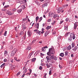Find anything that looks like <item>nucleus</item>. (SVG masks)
I'll list each match as a JSON object with an SVG mask.
<instances>
[{
    "instance_id": "obj_1",
    "label": "nucleus",
    "mask_w": 78,
    "mask_h": 78,
    "mask_svg": "<svg viewBox=\"0 0 78 78\" xmlns=\"http://www.w3.org/2000/svg\"><path fill=\"white\" fill-rule=\"evenodd\" d=\"M52 54V55H54L55 54V49L54 48H50L49 49V52H48L47 53V55H48V56H51V55L50 54V53Z\"/></svg>"
},
{
    "instance_id": "obj_2",
    "label": "nucleus",
    "mask_w": 78,
    "mask_h": 78,
    "mask_svg": "<svg viewBox=\"0 0 78 78\" xmlns=\"http://www.w3.org/2000/svg\"><path fill=\"white\" fill-rule=\"evenodd\" d=\"M70 36L71 38H72L73 39H75L76 38L75 36V34L73 33H71V34H70L69 32L67 33V34H66L65 35V36Z\"/></svg>"
},
{
    "instance_id": "obj_3",
    "label": "nucleus",
    "mask_w": 78,
    "mask_h": 78,
    "mask_svg": "<svg viewBox=\"0 0 78 78\" xmlns=\"http://www.w3.org/2000/svg\"><path fill=\"white\" fill-rule=\"evenodd\" d=\"M17 51V49L16 48H15L12 52L11 55V56H13L16 53V52Z\"/></svg>"
},
{
    "instance_id": "obj_4",
    "label": "nucleus",
    "mask_w": 78,
    "mask_h": 78,
    "mask_svg": "<svg viewBox=\"0 0 78 78\" xmlns=\"http://www.w3.org/2000/svg\"><path fill=\"white\" fill-rule=\"evenodd\" d=\"M6 12L7 14H8V15H9V16H12V15L14 14V12L11 13L10 11H7Z\"/></svg>"
},
{
    "instance_id": "obj_5",
    "label": "nucleus",
    "mask_w": 78,
    "mask_h": 78,
    "mask_svg": "<svg viewBox=\"0 0 78 78\" xmlns=\"http://www.w3.org/2000/svg\"><path fill=\"white\" fill-rule=\"evenodd\" d=\"M51 58H52V59H53V60H55V61L57 60V58L56 56L52 55L51 56Z\"/></svg>"
},
{
    "instance_id": "obj_6",
    "label": "nucleus",
    "mask_w": 78,
    "mask_h": 78,
    "mask_svg": "<svg viewBox=\"0 0 78 78\" xmlns=\"http://www.w3.org/2000/svg\"><path fill=\"white\" fill-rule=\"evenodd\" d=\"M62 7H58V8L57 9V12L58 13H60L61 12V10H62Z\"/></svg>"
},
{
    "instance_id": "obj_7",
    "label": "nucleus",
    "mask_w": 78,
    "mask_h": 78,
    "mask_svg": "<svg viewBox=\"0 0 78 78\" xmlns=\"http://www.w3.org/2000/svg\"><path fill=\"white\" fill-rule=\"evenodd\" d=\"M35 27L36 28H37V29H39V23H35Z\"/></svg>"
},
{
    "instance_id": "obj_8",
    "label": "nucleus",
    "mask_w": 78,
    "mask_h": 78,
    "mask_svg": "<svg viewBox=\"0 0 78 78\" xmlns=\"http://www.w3.org/2000/svg\"><path fill=\"white\" fill-rule=\"evenodd\" d=\"M48 47L47 46H46L44 47H43L42 48V50L43 51H45V50H46V49L45 48H47Z\"/></svg>"
},
{
    "instance_id": "obj_9",
    "label": "nucleus",
    "mask_w": 78,
    "mask_h": 78,
    "mask_svg": "<svg viewBox=\"0 0 78 78\" xmlns=\"http://www.w3.org/2000/svg\"><path fill=\"white\" fill-rule=\"evenodd\" d=\"M46 58L48 62H50V61H51V58H50V57L48 56H47Z\"/></svg>"
},
{
    "instance_id": "obj_10",
    "label": "nucleus",
    "mask_w": 78,
    "mask_h": 78,
    "mask_svg": "<svg viewBox=\"0 0 78 78\" xmlns=\"http://www.w3.org/2000/svg\"><path fill=\"white\" fill-rule=\"evenodd\" d=\"M23 70H24L23 71V73H25L27 72V68L25 67H24L23 69Z\"/></svg>"
},
{
    "instance_id": "obj_11",
    "label": "nucleus",
    "mask_w": 78,
    "mask_h": 78,
    "mask_svg": "<svg viewBox=\"0 0 78 78\" xmlns=\"http://www.w3.org/2000/svg\"><path fill=\"white\" fill-rule=\"evenodd\" d=\"M33 54V52H32L31 53H30L27 57L28 59H30V58H31V55H32Z\"/></svg>"
},
{
    "instance_id": "obj_12",
    "label": "nucleus",
    "mask_w": 78,
    "mask_h": 78,
    "mask_svg": "<svg viewBox=\"0 0 78 78\" xmlns=\"http://www.w3.org/2000/svg\"><path fill=\"white\" fill-rule=\"evenodd\" d=\"M29 71L30 73H27V75L28 76H30V74H31V73L32 72V70L31 69H29Z\"/></svg>"
},
{
    "instance_id": "obj_13",
    "label": "nucleus",
    "mask_w": 78,
    "mask_h": 78,
    "mask_svg": "<svg viewBox=\"0 0 78 78\" xmlns=\"http://www.w3.org/2000/svg\"><path fill=\"white\" fill-rule=\"evenodd\" d=\"M34 31V32H36L37 34H38L39 33H41V31H39L37 29L35 30Z\"/></svg>"
},
{
    "instance_id": "obj_14",
    "label": "nucleus",
    "mask_w": 78,
    "mask_h": 78,
    "mask_svg": "<svg viewBox=\"0 0 78 78\" xmlns=\"http://www.w3.org/2000/svg\"><path fill=\"white\" fill-rule=\"evenodd\" d=\"M78 49V47L77 46H75L74 47V48L73 49V51H76Z\"/></svg>"
},
{
    "instance_id": "obj_15",
    "label": "nucleus",
    "mask_w": 78,
    "mask_h": 78,
    "mask_svg": "<svg viewBox=\"0 0 78 78\" xmlns=\"http://www.w3.org/2000/svg\"><path fill=\"white\" fill-rule=\"evenodd\" d=\"M8 54V51H5L4 52V55L5 56H6Z\"/></svg>"
},
{
    "instance_id": "obj_16",
    "label": "nucleus",
    "mask_w": 78,
    "mask_h": 78,
    "mask_svg": "<svg viewBox=\"0 0 78 78\" xmlns=\"http://www.w3.org/2000/svg\"><path fill=\"white\" fill-rule=\"evenodd\" d=\"M71 48H72V47L70 45H69V46H68L67 48V50H71Z\"/></svg>"
},
{
    "instance_id": "obj_17",
    "label": "nucleus",
    "mask_w": 78,
    "mask_h": 78,
    "mask_svg": "<svg viewBox=\"0 0 78 78\" xmlns=\"http://www.w3.org/2000/svg\"><path fill=\"white\" fill-rule=\"evenodd\" d=\"M32 33L30 31H28L27 34L29 36H31Z\"/></svg>"
},
{
    "instance_id": "obj_18",
    "label": "nucleus",
    "mask_w": 78,
    "mask_h": 78,
    "mask_svg": "<svg viewBox=\"0 0 78 78\" xmlns=\"http://www.w3.org/2000/svg\"><path fill=\"white\" fill-rule=\"evenodd\" d=\"M22 28L23 30V31H24V30H25V29L27 28V27H25V25H23Z\"/></svg>"
},
{
    "instance_id": "obj_19",
    "label": "nucleus",
    "mask_w": 78,
    "mask_h": 78,
    "mask_svg": "<svg viewBox=\"0 0 78 78\" xmlns=\"http://www.w3.org/2000/svg\"><path fill=\"white\" fill-rule=\"evenodd\" d=\"M48 5V4H47V3H45V4L42 5V8H44V7H45V6H47Z\"/></svg>"
},
{
    "instance_id": "obj_20",
    "label": "nucleus",
    "mask_w": 78,
    "mask_h": 78,
    "mask_svg": "<svg viewBox=\"0 0 78 78\" xmlns=\"http://www.w3.org/2000/svg\"><path fill=\"white\" fill-rule=\"evenodd\" d=\"M22 9H20L17 10V12H18L19 14H20V12H22Z\"/></svg>"
},
{
    "instance_id": "obj_21",
    "label": "nucleus",
    "mask_w": 78,
    "mask_h": 78,
    "mask_svg": "<svg viewBox=\"0 0 78 78\" xmlns=\"http://www.w3.org/2000/svg\"><path fill=\"white\" fill-rule=\"evenodd\" d=\"M56 17L59 18V15H54L53 16V18H56Z\"/></svg>"
},
{
    "instance_id": "obj_22",
    "label": "nucleus",
    "mask_w": 78,
    "mask_h": 78,
    "mask_svg": "<svg viewBox=\"0 0 78 78\" xmlns=\"http://www.w3.org/2000/svg\"><path fill=\"white\" fill-rule=\"evenodd\" d=\"M51 28V26H48L46 27V30H49V29H50V28Z\"/></svg>"
},
{
    "instance_id": "obj_23",
    "label": "nucleus",
    "mask_w": 78,
    "mask_h": 78,
    "mask_svg": "<svg viewBox=\"0 0 78 78\" xmlns=\"http://www.w3.org/2000/svg\"><path fill=\"white\" fill-rule=\"evenodd\" d=\"M48 34H49V32L48 31H46L45 33V35L44 36H47Z\"/></svg>"
},
{
    "instance_id": "obj_24",
    "label": "nucleus",
    "mask_w": 78,
    "mask_h": 78,
    "mask_svg": "<svg viewBox=\"0 0 78 78\" xmlns=\"http://www.w3.org/2000/svg\"><path fill=\"white\" fill-rule=\"evenodd\" d=\"M72 37H69L68 38V41L69 42H70L72 41Z\"/></svg>"
},
{
    "instance_id": "obj_25",
    "label": "nucleus",
    "mask_w": 78,
    "mask_h": 78,
    "mask_svg": "<svg viewBox=\"0 0 78 78\" xmlns=\"http://www.w3.org/2000/svg\"><path fill=\"white\" fill-rule=\"evenodd\" d=\"M36 58H33L32 59H31V62H35V61H36Z\"/></svg>"
},
{
    "instance_id": "obj_26",
    "label": "nucleus",
    "mask_w": 78,
    "mask_h": 78,
    "mask_svg": "<svg viewBox=\"0 0 78 78\" xmlns=\"http://www.w3.org/2000/svg\"><path fill=\"white\" fill-rule=\"evenodd\" d=\"M59 55L60 56H61L62 57H64V54L63 53H60Z\"/></svg>"
},
{
    "instance_id": "obj_27",
    "label": "nucleus",
    "mask_w": 78,
    "mask_h": 78,
    "mask_svg": "<svg viewBox=\"0 0 78 78\" xmlns=\"http://www.w3.org/2000/svg\"><path fill=\"white\" fill-rule=\"evenodd\" d=\"M72 48H73L75 47V43L72 42Z\"/></svg>"
},
{
    "instance_id": "obj_28",
    "label": "nucleus",
    "mask_w": 78,
    "mask_h": 78,
    "mask_svg": "<svg viewBox=\"0 0 78 78\" xmlns=\"http://www.w3.org/2000/svg\"><path fill=\"white\" fill-rule=\"evenodd\" d=\"M44 28H42L41 30H42V32H41V34H43V33H44Z\"/></svg>"
},
{
    "instance_id": "obj_29",
    "label": "nucleus",
    "mask_w": 78,
    "mask_h": 78,
    "mask_svg": "<svg viewBox=\"0 0 78 78\" xmlns=\"http://www.w3.org/2000/svg\"><path fill=\"white\" fill-rule=\"evenodd\" d=\"M5 63H4L3 64H2V65H1L0 67L1 68H2V67H5Z\"/></svg>"
},
{
    "instance_id": "obj_30",
    "label": "nucleus",
    "mask_w": 78,
    "mask_h": 78,
    "mask_svg": "<svg viewBox=\"0 0 78 78\" xmlns=\"http://www.w3.org/2000/svg\"><path fill=\"white\" fill-rule=\"evenodd\" d=\"M42 17H41L40 18L39 20L38 21V22H41V20H42Z\"/></svg>"
},
{
    "instance_id": "obj_31",
    "label": "nucleus",
    "mask_w": 78,
    "mask_h": 78,
    "mask_svg": "<svg viewBox=\"0 0 78 78\" xmlns=\"http://www.w3.org/2000/svg\"><path fill=\"white\" fill-rule=\"evenodd\" d=\"M38 20H39V16H37L36 18V22H37V21H38Z\"/></svg>"
},
{
    "instance_id": "obj_32",
    "label": "nucleus",
    "mask_w": 78,
    "mask_h": 78,
    "mask_svg": "<svg viewBox=\"0 0 78 78\" xmlns=\"http://www.w3.org/2000/svg\"><path fill=\"white\" fill-rule=\"evenodd\" d=\"M35 2V3L36 4H37V5H38V6H39V5H40V4H39V3L38 2L36 1V2Z\"/></svg>"
},
{
    "instance_id": "obj_33",
    "label": "nucleus",
    "mask_w": 78,
    "mask_h": 78,
    "mask_svg": "<svg viewBox=\"0 0 78 78\" xmlns=\"http://www.w3.org/2000/svg\"><path fill=\"white\" fill-rule=\"evenodd\" d=\"M6 34H7V31H5L4 34V35L5 36H6Z\"/></svg>"
},
{
    "instance_id": "obj_34",
    "label": "nucleus",
    "mask_w": 78,
    "mask_h": 78,
    "mask_svg": "<svg viewBox=\"0 0 78 78\" xmlns=\"http://www.w3.org/2000/svg\"><path fill=\"white\" fill-rule=\"evenodd\" d=\"M51 19H50L47 20V22H51Z\"/></svg>"
},
{
    "instance_id": "obj_35",
    "label": "nucleus",
    "mask_w": 78,
    "mask_h": 78,
    "mask_svg": "<svg viewBox=\"0 0 78 78\" xmlns=\"http://www.w3.org/2000/svg\"><path fill=\"white\" fill-rule=\"evenodd\" d=\"M68 28V27H65V30L67 31V29Z\"/></svg>"
},
{
    "instance_id": "obj_36",
    "label": "nucleus",
    "mask_w": 78,
    "mask_h": 78,
    "mask_svg": "<svg viewBox=\"0 0 78 78\" xmlns=\"http://www.w3.org/2000/svg\"><path fill=\"white\" fill-rule=\"evenodd\" d=\"M26 20H27L26 19H23V21H22L23 23V22H24L25 21H26Z\"/></svg>"
},
{
    "instance_id": "obj_37",
    "label": "nucleus",
    "mask_w": 78,
    "mask_h": 78,
    "mask_svg": "<svg viewBox=\"0 0 78 78\" xmlns=\"http://www.w3.org/2000/svg\"><path fill=\"white\" fill-rule=\"evenodd\" d=\"M16 8L12 10V11L13 12H16Z\"/></svg>"
},
{
    "instance_id": "obj_38",
    "label": "nucleus",
    "mask_w": 78,
    "mask_h": 78,
    "mask_svg": "<svg viewBox=\"0 0 78 78\" xmlns=\"http://www.w3.org/2000/svg\"><path fill=\"white\" fill-rule=\"evenodd\" d=\"M9 5H5V6L4 7V8H8V7H9Z\"/></svg>"
},
{
    "instance_id": "obj_39",
    "label": "nucleus",
    "mask_w": 78,
    "mask_h": 78,
    "mask_svg": "<svg viewBox=\"0 0 78 78\" xmlns=\"http://www.w3.org/2000/svg\"><path fill=\"white\" fill-rule=\"evenodd\" d=\"M75 2V0H72L71 1V2L72 3H73Z\"/></svg>"
},
{
    "instance_id": "obj_40",
    "label": "nucleus",
    "mask_w": 78,
    "mask_h": 78,
    "mask_svg": "<svg viewBox=\"0 0 78 78\" xmlns=\"http://www.w3.org/2000/svg\"><path fill=\"white\" fill-rule=\"evenodd\" d=\"M7 60L6 58H5L3 61L4 62H7Z\"/></svg>"
},
{
    "instance_id": "obj_41",
    "label": "nucleus",
    "mask_w": 78,
    "mask_h": 78,
    "mask_svg": "<svg viewBox=\"0 0 78 78\" xmlns=\"http://www.w3.org/2000/svg\"><path fill=\"white\" fill-rule=\"evenodd\" d=\"M39 70H41L42 69V67L41 66H40L39 68Z\"/></svg>"
},
{
    "instance_id": "obj_42",
    "label": "nucleus",
    "mask_w": 78,
    "mask_h": 78,
    "mask_svg": "<svg viewBox=\"0 0 78 78\" xmlns=\"http://www.w3.org/2000/svg\"><path fill=\"white\" fill-rule=\"evenodd\" d=\"M67 6H68V5L66 4L63 5V7H64V8H65V7H67Z\"/></svg>"
},
{
    "instance_id": "obj_43",
    "label": "nucleus",
    "mask_w": 78,
    "mask_h": 78,
    "mask_svg": "<svg viewBox=\"0 0 78 78\" xmlns=\"http://www.w3.org/2000/svg\"><path fill=\"white\" fill-rule=\"evenodd\" d=\"M31 47H28L27 48V50H31Z\"/></svg>"
},
{
    "instance_id": "obj_44",
    "label": "nucleus",
    "mask_w": 78,
    "mask_h": 78,
    "mask_svg": "<svg viewBox=\"0 0 78 78\" xmlns=\"http://www.w3.org/2000/svg\"><path fill=\"white\" fill-rule=\"evenodd\" d=\"M19 3H20L21 4H23V2L22 1H20L19 2Z\"/></svg>"
},
{
    "instance_id": "obj_45",
    "label": "nucleus",
    "mask_w": 78,
    "mask_h": 78,
    "mask_svg": "<svg viewBox=\"0 0 78 78\" xmlns=\"http://www.w3.org/2000/svg\"><path fill=\"white\" fill-rule=\"evenodd\" d=\"M46 75H47V73L45 74L44 75L43 78H46Z\"/></svg>"
},
{
    "instance_id": "obj_46",
    "label": "nucleus",
    "mask_w": 78,
    "mask_h": 78,
    "mask_svg": "<svg viewBox=\"0 0 78 78\" xmlns=\"http://www.w3.org/2000/svg\"><path fill=\"white\" fill-rule=\"evenodd\" d=\"M46 66L48 68H49V67H50V66L49 65V64H47L46 65Z\"/></svg>"
},
{
    "instance_id": "obj_47",
    "label": "nucleus",
    "mask_w": 78,
    "mask_h": 78,
    "mask_svg": "<svg viewBox=\"0 0 78 78\" xmlns=\"http://www.w3.org/2000/svg\"><path fill=\"white\" fill-rule=\"evenodd\" d=\"M36 41V40H34L32 42V43H31V44H30V45H32V44H33V42H35Z\"/></svg>"
},
{
    "instance_id": "obj_48",
    "label": "nucleus",
    "mask_w": 78,
    "mask_h": 78,
    "mask_svg": "<svg viewBox=\"0 0 78 78\" xmlns=\"http://www.w3.org/2000/svg\"><path fill=\"white\" fill-rule=\"evenodd\" d=\"M13 61H14V59H10V61H11V62H12V63L13 62Z\"/></svg>"
},
{
    "instance_id": "obj_49",
    "label": "nucleus",
    "mask_w": 78,
    "mask_h": 78,
    "mask_svg": "<svg viewBox=\"0 0 78 78\" xmlns=\"http://www.w3.org/2000/svg\"><path fill=\"white\" fill-rule=\"evenodd\" d=\"M52 34H55L56 33V31H54L52 32Z\"/></svg>"
},
{
    "instance_id": "obj_50",
    "label": "nucleus",
    "mask_w": 78,
    "mask_h": 78,
    "mask_svg": "<svg viewBox=\"0 0 78 78\" xmlns=\"http://www.w3.org/2000/svg\"><path fill=\"white\" fill-rule=\"evenodd\" d=\"M55 22H56V21H54L52 23V25H54V24L55 23Z\"/></svg>"
},
{
    "instance_id": "obj_51",
    "label": "nucleus",
    "mask_w": 78,
    "mask_h": 78,
    "mask_svg": "<svg viewBox=\"0 0 78 78\" xmlns=\"http://www.w3.org/2000/svg\"><path fill=\"white\" fill-rule=\"evenodd\" d=\"M49 75H51V70H50L49 72Z\"/></svg>"
},
{
    "instance_id": "obj_52",
    "label": "nucleus",
    "mask_w": 78,
    "mask_h": 78,
    "mask_svg": "<svg viewBox=\"0 0 78 78\" xmlns=\"http://www.w3.org/2000/svg\"><path fill=\"white\" fill-rule=\"evenodd\" d=\"M76 27H77V26H74V29L76 30Z\"/></svg>"
},
{
    "instance_id": "obj_53",
    "label": "nucleus",
    "mask_w": 78,
    "mask_h": 78,
    "mask_svg": "<svg viewBox=\"0 0 78 78\" xmlns=\"http://www.w3.org/2000/svg\"><path fill=\"white\" fill-rule=\"evenodd\" d=\"M65 20L66 22H68V20H69V18H66Z\"/></svg>"
},
{
    "instance_id": "obj_54",
    "label": "nucleus",
    "mask_w": 78,
    "mask_h": 78,
    "mask_svg": "<svg viewBox=\"0 0 78 78\" xmlns=\"http://www.w3.org/2000/svg\"><path fill=\"white\" fill-rule=\"evenodd\" d=\"M25 74H23L22 76V78H23V77H24V76H25Z\"/></svg>"
},
{
    "instance_id": "obj_55",
    "label": "nucleus",
    "mask_w": 78,
    "mask_h": 78,
    "mask_svg": "<svg viewBox=\"0 0 78 78\" xmlns=\"http://www.w3.org/2000/svg\"><path fill=\"white\" fill-rule=\"evenodd\" d=\"M16 61H17V62H20V60L18 59V60H16Z\"/></svg>"
},
{
    "instance_id": "obj_56",
    "label": "nucleus",
    "mask_w": 78,
    "mask_h": 78,
    "mask_svg": "<svg viewBox=\"0 0 78 78\" xmlns=\"http://www.w3.org/2000/svg\"><path fill=\"white\" fill-rule=\"evenodd\" d=\"M14 59L15 60V61L17 60V58L16 57H15L14 58Z\"/></svg>"
},
{
    "instance_id": "obj_57",
    "label": "nucleus",
    "mask_w": 78,
    "mask_h": 78,
    "mask_svg": "<svg viewBox=\"0 0 78 78\" xmlns=\"http://www.w3.org/2000/svg\"><path fill=\"white\" fill-rule=\"evenodd\" d=\"M23 6V9H25V6Z\"/></svg>"
},
{
    "instance_id": "obj_58",
    "label": "nucleus",
    "mask_w": 78,
    "mask_h": 78,
    "mask_svg": "<svg viewBox=\"0 0 78 78\" xmlns=\"http://www.w3.org/2000/svg\"><path fill=\"white\" fill-rule=\"evenodd\" d=\"M67 51L65 52V55L66 56L67 55Z\"/></svg>"
},
{
    "instance_id": "obj_59",
    "label": "nucleus",
    "mask_w": 78,
    "mask_h": 78,
    "mask_svg": "<svg viewBox=\"0 0 78 78\" xmlns=\"http://www.w3.org/2000/svg\"><path fill=\"white\" fill-rule=\"evenodd\" d=\"M20 72H18L17 73V75H20Z\"/></svg>"
},
{
    "instance_id": "obj_60",
    "label": "nucleus",
    "mask_w": 78,
    "mask_h": 78,
    "mask_svg": "<svg viewBox=\"0 0 78 78\" xmlns=\"http://www.w3.org/2000/svg\"><path fill=\"white\" fill-rule=\"evenodd\" d=\"M41 56H44V54H42V53H41Z\"/></svg>"
},
{
    "instance_id": "obj_61",
    "label": "nucleus",
    "mask_w": 78,
    "mask_h": 78,
    "mask_svg": "<svg viewBox=\"0 0 78 78\" xmlns=\"http://www.w3.org/2000/svg\"><path fill=\"white\" fill-rule=\"evenodd\" d=\"M5 2H3L2 4H3V6H4V5H5Z\"/></svg>"
},
{
    "instance_id": "obj_62",
    "label": "nucleus",
    "mask_w": 78,
    "mask_h": 78,
    "mask_svg": "<svg viewBox=\"0 0 78 78\" xmlns=\"http://www.w3.org/2000/svg\"><path fill=\"white\" fill-rule=\"evenodd\" d=\"M63 22V21H60V24H61V23H62Z\"/></svg>"
},
{
    "instance_id": "obj_63",
    "label": "nucleus",
    "mask_w": 78,
    "mask_h": 78,
    "mask_svg": "<svg viewBox=\"0 0 78 78\" xmlns=\"http://www.w3.org/2000/svg\"><path fill=\"white\" fill-rule=\"evenodd\" d=\"M71 57H73V54H72L71 55Z\"/></svg>"
},
{
    "instance_id": "obj_64",
    "label": "nucleus",
    "mask_w": 78,
    "mask_h": 78,
    "mask_svg": "<svg viewBox=\"0 0 78 78\" xmlns=\"http://www.w3.org/2000/svg\"><path fill=\"white\" fill-rule=\"evenodd\" d=\"M59 67L60 69H61L62 68V66L61 65H59Z\"/></svg>"
}]
</instances>
